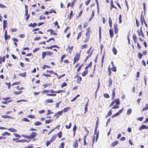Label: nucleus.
Here are the masks:
<instances>
[{
    "instance_id": "e433bc0d",
    "label": "nucleus",
    "mask_w": 148,
    "mask_h": 148,
    "mask_svg": "<svg viewBox=\"0 0 148 148\" xmlns=\"http://www.w3.org/2000/svg\"><path fill=\"white\" fill-rule=\"evenodd\" d=\"M48 92H49V90H43L42 92V93L43 94L45 93Z\"/></svg>"
},
{
    "instance_id": "864d4df0",
    "label": "nucleus",
    "mask_w": 148,
    "mask_h": 148,
    "mask_svg": "<svg viewBox=\"0 0 148 148\" xmlns=\"http://www.w3.org/2000/svg\"><path fill=\"white\" fill-rule=\"evenodd\" d=\"M52 48H57L58 49H59V47L58 46H57V45H52Z\"/></svg>"
},
{
    "instance_id": "a878e982",
    "label": "nucleus",
    "mask_w": 148,
    "mask_h": 148,
    "mask_svg": "<svg viewBox=\"0 0 148 148\" xmlns=\"http://www.w3.org/2000/svg\"><path fill=\"white\" fill-rule=\"evenodd\" d=\"M82 80V78L81 77L79 76L78 77L77 79V81L78 83H79Z\"/></svg>"
},
{
    "instance_id": "5701e85b",
    "label": "nucleus",
    "mask_w": 148,
    "mask_h": 148,
    "mask_svg": "<svg viewBox=\"0 0 148 148\" xmlns=\"http://www.w3.org/2000/svg\"><path fill=\"white\" fill-rule=\"evenodd\" d=\"M71 123H69V125H66L65 127L66 129H69L71 128Z\"/></svg>"
},
{
    "instance_id": "f8f14e48",
    "label": "nucleus",
    "mask_w": 148,
    "mask_h": 148,
    "mask_svg": "<svg viewBox=\"0 0 148 148\" xmlns=\"http://www.w3.org/2000/svg\"><path fill=\"white\" fill-rule=\"evenodd\" d=\"M70 109V108L69 107H67L64 108L63 110H62V111H63V112H65L69 110Z\"/></svg>"
},
{
    "instance_id": "49530a36",
    "label": "nucleus",
    "mask_w": 148,
    "mask_h": 148,
    "mask_svg": "<svg viewBox=\"0 0 148 148\" xmlns=\"http://www.w3.org/2000/svg\"><path fill=\"white\" fill-rule=\"evenodd\" d=\"M22 136H23L24 138H30V136H27V135H22Z\"/></svg>"
},
{
    "instance_id": "774afa93",
    "label": "nucleus",
    "mask_w": 148,
    "mask_h": 148,
    "mask_svg": "<svg viewBox=\"0 0 148 148\" xmlns=\"http://www.w3.org/2000/svg\"><path fill=\"white\" fill-rule=\"evenodd\" d=\"M45 112V110H42L40 111H39V112L40 114H42L44 113Z\"/></svg>"
},
{
    "instance_id": "4d7b16f0",
    "label": "nucleus",
    "mask_w": 148,
    "mask_h": 148,
    "mask_svg": "<svg viewBox=\"0 0 148 148\" xmlns=\"http://www.w3.org/2000/svg\"><path fill=\"white\" fill-rule=\"evenodd\" d=\"M99 132H98L97 134H96V142L98 139V136H99Z\"/></svg>"
},
{
    "instance_id": "b1692460",
    "label": "nucleus",
    "mask_w": 148,
    "mask_h": 148,
    "mask_svg": "<svg viewBox=\"0 0 148 148\" xmlns=\"http://www.w3.org/2000/svg\"><path fill=\"white\" fill-rule=\"evenodd\" d=\"M41 123L39 121H37L34 123V124L36 126L39 125L41 124Z\"/></svg>"
},
{
    "instance_id": "052dcab7",
    "label": "nucleus",
    "mask_w": 148,
    "mask_h": 148,
    "mask_svg": "<svg viewBox=\"0 0 148 148\" xmlns=\"http://www.w3.org/2000/svg\"><path fill=\"white\" fill-rule=\"evenodd\" d=\"M17 31V29L15 28L12 29H11V31L12 32H16Z\"/></svg>"
},
{
    "instance_id": "f257e3e1",
    "label": "nucleus",
    "mask_w": 148,
    "mask_h": 148,
    "mask_svg": "<svg viewBox=\"0 0 148 148\" xmlns=\"http://www.w3.org/2000/svg\"><path fill=\"white\" fill-rule=\"evenodd\" d=\"M86 38H89L90 36V28L88 27L86 29Z\"/></svg>"
},
{
    "instance_id": "ddd939ff",
    "label": "nucleus",
    "mask_w": 148,
    "mask_h": 148,
    "mask_svg": "<svg viewBox=\"0 0 148 148\" xmlns=\"http://www.w3.org/2000/svg\"><path fill=\"white\" fill-rule=\"evenodd\" d=\"M94 11H93L92 12V15L89 18V21H91L92 19V18L94 17Z\"/></svg>"
},
{
    "instance_id": "13d9d810",
    "label": "nucleus",
    "mask_w": 148,
    "mask_h": 148,
    "mask_svg": "<svg viewBox=\"0 0 148 148\" xmlns=\"http://www.w3.org/2000/svg\"><path fill=\"white\" fill-rule=\"evenodd\" d=\"M86 45H82L81 47V48L82 49H84V48H86Z\"/></svg>"
},
{
    "instance_id": "37998d69",
    "label": "nucleus",
    "mask_w": 148,
    "mask_h": 148,
    "mask_svg": "<svg viewBox=\"0 0 148 148\" xmlns=\"http://www.w3.org/2000/svg\"><path fill=\"white\" fill-rule=\"evenodd\" d=\"M119 108V106L117 105H114L112 107V108L114 109H115L118 108Z\"/></svg>"
},
{
    "instance_id": "69168bd1",
    "label": "nucleus",
    "mask_w": 148,
    "mask_h": 148,
    "mask_svg": "<svg viewBox=\"0 0 148 148\" xmlns=\"http://www.w3.org/2000/svg\"><path fill=\"white\" fill-rule=\"evenodd\" d=\"M10 99V98L9 97H6V98H2V99H3L4 100H5L6 101H8Z\"/></svg>"
},
{
    "instance_id": "c85d7f7f",
    "label": "nucleus",
    "mask_w": 148,
    "mask_h": 148,
    "mask_svg": "<svg viewBox=\"0 0 148 148\" xmlns=\"http://www.w3.org/2000/svg\"><path fill=\"white\" fill-rule=\"evenodd\" d=\"M132 111V110L131 109H129L127 111V114L128 115H130Z\"/></svg>"
},
{
    "instance_id": "de8ad7c7",
    "label": "nucleus",
    "mask_w": 148,
    "mask_h": 148,
    "mask_svg": "<svg viewBox=\"0 0 148 148\" xmlns=\"http://www.w3.org/2000/svg\"><path fill=\"white\" fill-rule=\"evenodd\" d=\"M133 39L134 40V42H136V36L135 35V34H133Z\"/></svg>"
},
{
    "instance_id": "f3484780",
    "label": "nucleus",
    "mask_w": 148,
    "mask_h": 148,
    "mask_svg": "<svg viewBox=\"0 0 148 148\" xmlns=\"http://www.w3.org/2000/svg\"><path fill=\"white\" fill-rule=\"evenodd\" d=\"M108 82H109V87H110L112 84V81L111 79L110 78H109V81H108Z\"/></svg>"
},
{
    "instance_id": "ea45409f",
    "label": "nucleus",
    "mask_w": 148,
    "mask_h": 148,
    "mask_svg": "<svg viewBox=\"0 0 148 148\" xmlns=\"http://www.w3.org/2000/svg\"><path fill=\"white\" fill-rule=\"evenodd\" d=\"M46 53L47 56H51L52 54V53L51 51H47Z\"/></svg>"
},
{
    "instance_id": "aec40b11",
    "label": "nucleus",
    "mask_w": 148,
    "mask_h": 148,
    "mask_svg": "<svg viewBox=\"0 0 148 148\" xmlns=\"http://www.w3.org/2000/svg\"><path fill=\"white\" fill-rule=\"evenodd\" d=\"M51 85V83H49L47 84H44L43 86L44 88L47 87Z\"/></svg>"
},
{
    "instance_id": "4c0bfd02",
    "label": "nucleus",
    "mask_w": 148,
    "mask_h": 148,
    "mask_svg": "<svg viewBox=\"0 0 148 148\" xmlns=\"http://www.w3.org/2000/svg\"><path fill=\"white\" fill-rule=\"evenodd\" d=\"M5 40H7V39L8 38H7V31L6 30L5 31Z\"/></svg>"
},
{
    "instance_id": "c756f323",
    "label": "nucleus",
    "mask_w": 148,
    "mask_h": 148,
    "mask_svg": "<svg viewBox=\"0 0 148 148\" xmlns=\"http://www.w3.org/2000/svg\"><path fill=\"white\" fill-rule=\"evenodd\" d=\"M19 75L20 76H21L22 77H25L26 76V74L25 73H20L19 74Z\"/></svg>"
},
{
    "instance_id": "39448f33",
    "label": "nucleus",
    "mask_w": 148,
    "mask_h": 148,
    "mask_svg": "<svg viewBox=\"0 0 148 148\" xmlns=\"http://www.w3.org/2000/svg\"><path fill=\"white\" fill-rule=\"evenodd\" d=\"M53 102V100L51 99H46L45 101V102L46 103H52Z\"/></svg>"
},
{
    "instance_id": "f704fd0d",
    "label": "nucleus",
    "mask_w": 148,
    "mask_h": 148,
    "mask_svg": "<svg viewBox=\"0 0 148 148\" xmlns=\"http://www.w3.org/2000/svg\"><path fill=\"white\" fill-rule=\"evenodd\" d=\"M45 17L41 15L39 17L40 20L41 19H45Z\"/></svg>"
},
{
    "instance_id": "3c124183",
    "label": "nucleus",
    "mask_w": 148,
    "mask_h": 148,
    "mask_svg": "<svg viewBox=\"0 0 148 148\" xmlns=\"http://www.w3.org/2000/svg\"><path fill=\"white\" fill-rule=\"evenodd\" d=\"M14 135L16 137H17L18 138H20L21 137V136L19 134H17L16 133L14 134Z\"/></svg>"
},
{
    "instance_id": "79ce46f5",
    "label": "nucleus",
    "mask_w": 148,
    "mask_h": 148,
    "mask_svg": "<svg viewBox=\"0 0 148 148\" xmlns=\"http://www.w3.org/2000/svg\"><path fill=\"white\" fill-rule=\"evenodd\" d=\"M104 96L106 98H109L110 97L109 95L106 93L104 94Z\"/></svg>"
},
{
    "instance_id": "a18cd8bd",
    "label": "nucleus",
    "mask_w": 148,
    "mask_h": 148,
    "mask_svg": "<svg viewBox=\"0 0 148 148\" xmlns=\"http://www.w3.org/2000/svg\"><path fill=\"white\" fill-rule=\"evenodd\" d=\"M73 14V11L71 10V12L70 14V15L69 16V19H71V16Z\"/></svg>"
},
{
    "instance_id": "c9c22d12",
    "label": "nucleus",
    "mask_w": 148,
    "mask_h": 148,
    "mask_svg": "<svg viewBox=\"0 0 148 148\" xmlns=\"http://www.w3.org/2000/svg\"><path fill=\"white\" fill-rule=\"evenodd\" d=\"M75 1H76L75 0H74L73 1H72V2H71V7L72 8L73 7V6L74 4L75 3Z\"/></svg>"
},
{
    "instance_id": "c03bdc74",
    "label": "nucleus",
    "mask_w": 148,
    "mask_h": 148,
    "mask_svg": "<svg viewBox=\"0 0 148 148\" xmlns=\"http://www.w3.org/2000/svg\"><path fill=\"white\" fill-rule=\"evenodd\" d=\"M81 32H79L77 36V40L79 38V37L81 36Z\"/></svg>"
},
{
    "instance_id": "2eb2a0df",
    "label": "nucleus",
    "mask_w": 148,
    "mask_h": 148,
    "mask_svg": "<svg viewBox=\"0 0 148 148\" xmlns=\"http://www.w3.org/2000/svg\"><path fill=\"white\" fill-rule=\"evenodd\" d=\"M109 32L110 37L112 38L113 36V31L112 30L110 29L109 30Z\"/></svg>"
},
{
    "instance_id": "9d476101",
    "label": "nucleus",
    "mask_w": 148,
    "mask_h": 148,
    "mask_svg": "<svg viewBox=\"0 0 148 148\" xmlns=\"http://www.w3.org/2000/svg\"><path fill=\"white\" fill-rule=\"evenodd\" d=\"M78 146V143L77 142V140H76L73 143V147L75 148H76Z\"/></svg>"
},
{
    "instance_id": "f03ea898",
    "label": "nucleus",
    "mask_w": 148,
    "mask_h": 148,
    "mask_svg": "<svg viewBox=\"0 0 148 148\" xmlns=\"http://www.w3.org/2000/svg\"><path fill=\"white\" fill-rule=\"evenodd\" d=\"M80 56L79 55H76L74 58V64L75 62H77L79 59Z\"/></svg>"
},
{
    "instance_id": "58836bf2",
    "label": "nucleus",
    "mask_w": 148,
    "mask_h": 148,
    "mask_svg": "<svg viewBox=\"0 0 148 148\" xmlns=\"http://www.w3.org/2000/svg\"><path fill=\"white\" fill-rule=\"evenodd\" d=\"M21 101H24V102H27V101L26 100H24V99H21L19 100H18L16 102L17 103H18L19 102H21Z\"/></svg>"
},
{
    "instance_id": "5fc2aeb1",
    "label": "nucleus",
    "mask_w": 148,
    "mask_h": 148,
    "mask_svg": "<svg viewBox=\"0 0 148 148\" xmlns=\"http://www.w3.org/2000/svg\"><path fill=\"white\" fill-rule=\"evenodd\" d=\"M67 84L65 82L63 83L61 85V87L62 88L63 87L65 86H66Z\"/></svg>"
},
{
    "instance_id": "09e8293b",
    "label": "nucleus",
    "mask_w": 148,
    "mask_h": 148,
    "mask_svg": "<svg viewBox=\"0 0 148 148\" xmlns=\"http://www.w3.org/2000/svg\"><path fill=\"white\" fill-rule=\"evenodd\" d=\"M62 136V134L61 132H60L58 134V136L59 138H61Z\"/></svg>"
},
{
    "instance_id": "bf43d9fd",
    "label": "nucleus",
    "mask_w": 148,
    "mask_h": 148,
    "mask_svg": "<svg viewBox=\"0 0 148 148\" xmlns=\"http://www.w3.org/2000/svg\"><path fill=\"white\" fill-rule=\"evenodd\" d=\"M51 121H52L51 120H46L45 121V122L46 123H50V122H51Z\"/></svg>"
},
{
    "instance_id": "338daca9",
    "label": "nucleus",
    "mask_w": 148,
    "mask_h": 148,
    "mask_svg": "<svg viewBox=\"0 0 148 148\" xmlns=\"http://www.w3.org/2000/svg\"><path fill=\"white\" fill-rule=\"evenodd\" d=\"M40 39V37H36L34 39V40H38Z\"/></svg>"
},
{
    "instance_id": "412c9836",
    "label": "nucleus",
    "mask_w": 148,
    "mask_h": 148,
    "mask_svg": "<svg viewBox=\"0 0 148 148\" xmlns=\"http://www.w3.org/2000/svg\"><path fill=\"white\" fill-rule=\"evenodd\" d=\"M22 92V91H20L18 92L14 91V92L15 95H18L21 94Z\"/></svg>"
},
{
    "instance_id": "0eeeda50",
    "label": "nucleus",
    "mask_w": 148,
    "mask_h": 148,
    "mask_svg": "<svg viewBox=\"0 0 148 148\" xmlns=\"http://www.w3.org/2000/svg\"><path fill=\"white\" fill-rule=\"evenodd\" d=\"M148 129V126L145 125H142L139 127V130H142L143 129Z\"/></svg>"
},
{
    "instance_id": "4be33fe9",
    "label": "nucleus",
    "mask_w": 148,
    "mask_h": 148,
    "mask_svg": "<svg viewBox=\"0 0 148 148\" xmlns=\"http://www.w3.org/2000/svg\"><path fill=\"white\" fill-rule=\"evenodd\" d=\"M73 46H72L71 47H69V46H68V49L69 48V52L71 54V51L73 50Z\"/></svg>"
},
{
    "instance_id": "bb28decb",
    "label": "nucleus",
    "mask_w": 148,
    "mask_h": 148,
    "mask_svg": "<svg viewBox=\"0 0 148 148\" xmlns=\"http://www.w3.org/2000/svg\"><path fill=\"white\" fill-rule=\"evenodd\" d=\"M112 51L114 55H116L117 53V51L115 47H114L112 49Z\"/></svg>"
},
{
    "instance_id": "6e6552de",
    "label": "nucleus",
    "mask_w": 148,
    "mask_h": 148,
    "mask_svg": "<svg viewBox=\"0 0 148 148\" xmlns=\"http://www.w3.org/2000/svg\"><path fill=\"white\" fill-rule=\"evenodd\" d=\"M1 117L3 118L7 119V118H10L11 119H13L14 118L12 117L6 115H3L1 116Z\"/></svg>"
},
{
    "instance_id": "2f4dec72",
    "label": "nucleus",
    "mask_w": 148,
    "mask_h": 148,
    "mask_svg": "<svg viewBox=\"0 0 148 148\" xmlns=\"http://www.w3.org/2000/svg\"><path fill=\"white\" fill-rule=\"evenodd\" d=\"M148 109V104H146L145 107L143 108V111L147 110Z\"/></svg>"
},
{
    "instance_id": "7ed1b4c3",
    "label": "nucleus",
    "mask_w": 148,
    "mask_h": 148,
    "mask_svg": "<svg viewBox=\"0 0 148 148\" xmlns=\"http://www.w3.org/2000/svg\"><path fill=\"white\" fill-rule=\"evenodd\" d=\"M63 113V111H60L58 112H57L56 114L54 116H56V118H58V117L60 116Z\"/></svg>"
},
{
    "instance_id": "a19ab883",
    "label": "nucleus",
    "mask_w": 148,
    "mask_h": 148,
    "mask_svg": "<svg viewBox=\"0 0 148 148\" xmlns=\"http://www.w3.org/2000/svg\"><path fill=\"white\" fill-rule=\"evenodd\" d=\"M5 84L8 86V89H10V85H11V84L10 83H6L5 82Z\"/></svg>"
},
{
    "instance_id": "8fccbe9b",
    "label": "nucleus",
    "mask_w": 148,
    "mask_h": 148,
    "mask_svg": "<svg viewBox=\"0 0 148 148\" xmlns=\"http://www.w3.org/2000/svg\"><path fill=\"white\" fill-rule=\"evenodd\" d=\"M112 110H110L108 112V116H110V115H111V114H112Z\"/></svg>"
},
{
    "instance_id": "0e129e2a",
    "label": "nucleus",
    "mask_w": 148,
    "mask_h": 148,
    "mask_svg": "<svg viewBox=\"0 0 148 148\" xmlns=\"http://www.w3.org/2000/svg\"><path fill=\"white\" fill-rule=\"evenodd\" d=\"M108 21H109V24H112V20H111V18L110 17L109 18Z\"/></svg>"
},
{
    "instance_id": "9b49d317",
    "label": "nucleus",
    "mask_w": 148,
    "mask_h": 148,
    "mask_svg": "<svg viewBox=\"0 0 148 148\" xmlns=\"http://www.w3.org/2000/svg\"><path fill=\"white\" fill-rule=\"evenodd\" d=\"M8 130L11 132H17V130L14 128H10L8 129Z\"/></svg>"
},
{
    "instance_id": "6ab92c4d",
    "label": "nucleus",
    "mask_w": 148,
    "mask_h": 148,
    "mask_svg": "<svg viewBox=\"0 0 148 148\" xmlns=\"http://www.w3.org/2000/svg\"><path fill=\"white\" fill-rule=\"evenodd\" d=\"M119 143V142L117 141H115L113 143H112V147H114L116 145H117Z\"/></svg>"
},
{
    "instance_id": "393cba45",
    "label": "nucleus",
    "mask_w": 148,
    "mask_h": 148,
    "mask_svg": "<svg viewBox=\"0 0 148 148\" xmlns=\"http://www.w3.org/2000/svg\"><path fill=\"white\" fill-rule=\"evenodd\" d=\"M47 55V53L46 52H43L42 53V59L44 58H45V56Z\"/></svg>"
},
{
    "instance_id": "a211bd4d",
    "label": "nucleus",
    "mask_w": 148,
    "mask_h": 148,
    "mask_svg": "<svg viewBox=\"0 0 148 148\" xmlns=\"http://www.w3.org/2000/svg\"><path fill=\"white\" fill-rule=\"evenodd\" d=\"M88 70H86L84 71L82 74V75L84 77L86 76L87 74L88 73Z\"/></svg>"
},
{
    "instance_id": "7c9ffc66",
    "label": "nucleus",
    "mask_w": 148,
    "mask_h": 148,
    "mask_svg": "<svg viewBox=\"0 0 148 148\" xmlns=\"http://www.w3.org/2000/svg\"><path fill=\"white\" fill-rule=\"evenodd\" d=\"M119 113L118 112H117L116 113L114 114L112 116V117L113 118H114L115 117L117 116H119Z\"/></svg>"
},
{
    "instance_id": "473e14b6",
    "label": "nucleus",
    "mask_w": 148,
    "mask_h": 148,
    "mask_svg": "<svg viewBox=\"0 0 148 148\" xmlns=\"http://www.w3.org/2000/svg\"><path fill=\"white\" fill-rule=\"evenodd\" d=\"M110 5L111 6V7H113V8H115L116 9V7L114 5V4H113L112 0L111 2H110Z\"/></svg>"
},
{
    "instance_id": "20e7f679",
    "label": "nucleus",
    "mask_w": 148,
    "mask_h": 148,
    "mask_svg": "<svg viewBox=\"0 0 148 148\" xmlns=\"http://www.w3.org/2000/svg\"><path fill=\"white\" fill-rule=\"evenodd\" d=\"M36 133L35 132H32L31 134L29 135L30 138L32 139L35 137L36 135Z\"/></svg>"
},
{
    "instance_id": "dca6fc26",
    "label": "nucleus",
    "mask_w": 148,
    "mask_h": 148,
    "mask_svg": "<svg viewBox=\"0 0 148 148\" xmlns=\"http://www.w3.org/2000/svg\"><path fill=\"white\" fill-rule=\"evenodd\" d=\"M56 136L55 135H53L51 138V139L50 140V142H53L56 139Z\"/></svg>"
},
{
    "instance_id": "cd10ccee",
    "label": "nucleus",
    "mask_w": 148,
    "mask_h": 148,
    "mask_svg": "<svg viewBox=\"0 0 148 148\" xmlns=\"http://www.w3.org/2000/svg\"><path fill=\"white\" fill-rule=\"evenodd\" d=\"M46 95L47 96H55L56 95V94H47Z\"/></svg>"
},
{
    "instance_id": "e2e57ef3",
    "label": "nucleus",
    "mask_w": 148,
    "mask_h": 148,
    "mask_svg": "<svg viewBox=\"0 0 148 148\" xmlns=\"http://www.w3.org/2000/svg\"><path fill=\"white\" fill-rule=\"evenodd\" d=\"M53 112H51V110H48L47 111V115H49L50 114H52Z\"/></svg>"
},
{
    "instance_id": "680f3d73",
    "label": "nucleus",
    "mask_w": 148,
    "mask_h": 148,
    "mask_svg": "<svg viewBox=\"0 0 148 148\" xmlns=\"http://www.w3.org/2000/svg\"><path fill=\"white\" fill-rule=\"evenodd\" d=\"M65 75V74H63L62 75H60L58 77V79H60V78H61L62 77H64Z\"/></svg>"
},
{
    "instance_id": "4468645a",
    "label": "nucleus",
    "mask_w": 148,
    "mask_h": 148,
    "mask_svg": "<svg viewBox=\"0 0 148 148\" xmlns=\"http://www.w3.org/2000/svg\"><path fill=\"white\" fill-rule=\"evenodd\" d=\"M115 88H114L112 91V99H114L115 97Z\"/></svg>"
},
{
    "instance_id": "1a4fd4ad",
    "label": "nucleus",
    "mask_w": 148,
    "mask_h": 148,
    "mask_svg": "<svg viewBox=\"0 0 148 148\" xmlns=\"http://www.w3.org/2000/svg\"><path fill=\"white\" fill-rule=\"evenodd\" d=\"M10 135H11V134H10V133L8 132H5L2 133L1 134V135L2 136H5L6 135L9 136H10Z\"/></svg>"
},
{
    "instance_id": "72a5a7b5",
    "label": "nucleus",
    "mask_w": 148,
    "mask_h": 148,
    "mask_svg": "<svg viewBox=\"0 0 148 148\" xmlns=\"http://www.w3.org/2000/svg\"><path fill=\"white\" fill-rule=\"evenodd\" d=\"M49 13H54L55 14L56 13V12L54 10H51L49 11Z\"/></svg>"
},
{
    "instance_id": "423d86ee",
    "label": "nucleus",
    "mask_w": 148,
    "mask_h": 148,
    "mask_svg": "<svg viewBox=\"0 0 148 148\" xmlns=\"http://www.w3.org/2000/svg\"><path fill=\"white\" fill-rule=\"evenodd\" d=\"M114 103H115L116 104L119 105L120 104V100L119 99H114Z\"/></svg>"
},
{
    "instance_id": "603ef678",
    "label": "nucleus",
    "mask_w": 148,
    "mask_h": 148,
    "mask_svg": "<svg viewBox=\"0 0 148 148\" xmlns=\"http://www.w3.org/2000/svg\"><path fill=\"white\" fill-rule=\"evenodd\" d=\"M90 1L91 0H88L85 3V4L86 5H88Z\"/></svg>"
},
{
    "instance_id": "6e6d98bb",
    "label": "nucleus",
    "mask_w": 148,
    "mask_h": 148,
    "mask_svg": "<svg viewBox=\"0 0 148 148\" xmlns=\"http://www.w3.org/2000/svg\"><path fill=\"white\" fill-rule=\"evenodd\" d=\"M143 8H144V12H145V9H146V4L145 3H143Z\"/></svg>"
}]
</instances>
